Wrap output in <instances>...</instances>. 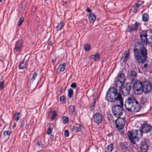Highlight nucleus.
Returning <instances> with one entry per match:
<instances>
[{"mask_svg": "<svg viewBox=\"0 0 152 152\" xmlns=\"http://www.w3.org/2000/svg\"><path fill=\"white\" fill-rule=\"evenodd\" d=\"M105 98L109 102H113L116 101L120 102V105H114L112 107V110L115 117H118L122 115L124 112L122 108L123 99L121 94L118 92L117 89L115 87H112L109 89L106 94Z\"/></svg>", "mask_w": 152, "mask_h": 152, "instance_id": "nucleus-1", "label": "nucleus"}, {"mask_svg": "<svg viewBox=\"0 0 152 152\" xmlns=\"http://www.w3.org/2000/svg\"><path fill=\"white\" fill-rule=\"evenodd\" d=\"M140 34V40L142 42H137L134 45L133 51L135 60L138 64H144L147 58V51L142 42L147 43L148 42L146 33L145 30Z\"/></svg>", "mask_w": 152, "mask_h": 152, "instance_id": "nucleus-2", "label": "nucleus"}, {"mask_svg": "<svg viewBox=\"0 0 152 152\" xmlns=\"http://www.w3.org/2000/svg\"><path fill=\"white\" fill-rule=\"evenodd\" d=\"M124 105L126 110L130 112H138L141 108V105L137 100L132 96L129 97L126 99Z\"/></svg>", "mask_w": 152, "mask_h": 152, "instance_id": "nucleus-3", "label": "nucleus"}, {"mask_svg": "<svg viewBox=\"0 0 152 152\" xmlns=\"http://www.w3.org/2000/svg\"><path fill=\"white\" fill-rule=\"evenodd\" d=\"M143 82L139 80H136L132 86L133 90L135 93L138 95H140L143 92Z\"/></svg>", "mask_w": 152, "mask_h": 152, "instance_id": "nucleus-4", "label": "nucleus"}, {"mask_svg": "<svg viewBox=\"0 0 152 152\" xmlns=\"http://www.w3.org/2000/svg\"><path fill=\"white\" fill-rule=\"evenodd\" d=\"M117 119L115 121L116 128L118 131L121 134H123L124 132L122 131L125 124V118H121V117H116Z\"/></svg>", "mask_w": 152, "mask_h": 152, "instance_id": "nucleus-5", "label": "nucleus"}, {"mask_svg": "<svg viewBox=\"0 0 152 152\" xmlns=\"http://www.w3.org/2000/svg\"><path fill=\"white\" fill-rule=\"evenodd\" d=\"M126 80L125 75L122 72H119L118 74L115 79V82L116 87H115L117 89L118 86L123 85Z\"/></svg>", "mask_w": 152, "mask_h": 152, "instance_id": "nucleus-6", "label": "nucleus"}, {"mask_svg": "<svg viewBox=\"0 0 152 152\" xmlns=\"http://www.w3.org/2000/svg\"><path fill=\"white\" fill-rule=\"evenodd\" d=\"M118 86V90L124 96H126L129 94L132 88V85L130 83H127L124 85Z\"/></svg>", "mask_w": 152, "mask_h": 152, "instance_id": "nucleus-7", "label": "nucleus"}, {"mask_svg": "<svg viewBox=\"0 0 152 152\" xmlns=\"http://www.w3.org/2000/svg\"><path fill=\"white\" fill-rule=\"evenodd\" d=\"M143 91L145 93H149L152 89V81L149 80H145L143 81Z\"/></svg>", "mask_w": 152, "mask_h": 152, "instance_id": "nucleus-8", "label": "nucleus"}, {"mask_svg": "<svg viewBox=\"0 0 152 152\" xmlns=\"http://www.w3.org/2000/svg\"><path fill=\"white\" fill-rule=\"evenodd\" d=\"M93 118L94 122L98 125L102 123L103 119L102 115L99 112L95 113L93 116Z\"/></svg>", "mask_w": 152, "mask_h": 152, "instance_id": "nucleus-9", "label": "nucleus"}, {"mask_svg": "<svg viewBox=\"0 0 152 152\" xmlns=\"http://www.w3.org/2000/svg\"><path fill=\"white\" fill-rule=\"evenodd\" d=\"M140 129L143 133H150L152 127L150 124L145 123L141 125Z\"/></svg>", "mask_w": 152, "mask_h": 152, "instance_id": "nucleus-10", "label": "nucleus"}, {"mask_svg": "<svg viewBox=\"0 0 152 152\" xmlns=\"http://www.w3.org/2000/svg\"><path fill=\"white\" fill-rule=\"evenodd\" d=\"M147 141L146 139H144L141 141L140 148L142 152H147L148 146L147 143Z\"/></svg>", "mask_w": 152, "mask_h": 152, "instance_id": "nucleus-11", "label": "nucleus"}, {"mask_svg": "<svg viewBox=\"0 0 152 152\" xmlns=\"http://www.w3.org/2000/svg\"><path fill=\"white\" fill-rule=\"evenodd\" d=\"M137 73L134 70H132L130 71L128 75V79L132 83L133 82L135 81L137 77Z\"/></svg>", "mask_w": 152, "mask_h": 152, "instance_id": "nucleus-12", "label": "nucleus"}, {"mask_svg": "<svg viewBox=\"0 0 152 152\" xmlns=\"http://www.w3.org/2000/svg\"><path fill=\"white\" fill-rule=\"evenodd\" d=\"M23 43V41L21 40L17 41L15 43L14 50L17 52L20 51L21 49Z\"/></svg>", "mask_w": 152, "mask_h": 152, "instance_id": "nucleus-13", "label": "nucleus"}, {"mask_svg": "<svg viewBox=\"0 0 152 152\" xmlns=\"http://www.w3.org/2000/svg\"><path fill=\"white\" fill-rule=\"evenodd\" d=\"M133 25L134 26L132 27H131L129 25H128L127 31L129 32H131L137 30L139 26V23L136 22Z\"/></svg>", "mask_w": 152, "mask_h": 152, "instance_id": "nucleus-14", "label": "nucleus"}, {"mask_svg": "<svg viewBox=\"0 0 152 152\" xmlns=\"http://www.w3.org/2000/svg\"><path fill=\"white\" fill-rule=\"evenodd\" d=\"M143 133L140 129L139 130H135L134 132V137L135 139H138L141 138L142 136V134Z\"/></svg>", "mask_w": 152, "mask_h": 152, "instance_id": "nucleus-15", "label": "nucleus"}, {"mask_svg": "<svg viewBox=\"0 0 152 152\" xmlns=\"http://www.w3.org/2000/svg\"><path fill=\"white\" fill-rule=\"evenodd\" d=\"M29 125L27 123V121L25 118H23L20 120L19 122V127L21 128H23L24 127L28 128Z\"/></svg>", "mask_w": 152, "mask_h": 152, "instance_id": "nucleus-16", "label": "nucleus"}, {"mask_svg": "<svg viewBox=\"0 0 152 152\" xmlns=\"http://www.w3.org/2000/svg\"><path fill=\"white\" fill-rule=\"evenodd\" d=\"M127 134L130 142L133 144H135L136 143L135 141L134 140L135 138H134V132L132 133V131L131 132L128 131L127 132Z\"/></svg>", "mask_w": 152, "mask_h": 152, "instance_id": "nucleus-17", "label": "nucleus"}, {"mask_svg": "<svg viewBox=\"0 0 152 152\" xmlns=\"http://www.w3.org/2000/svg\"><path fill=\"white\" fill-rule=\"evenodd\" d=\"M78 127H77L75 126H70V130L73 132H77L80 131L81 130V125L80 124H78Z\"/></svg>", "mask_w": 152, "mask_h": 152, "instance_id": "nucleus-18", "label": "nucleus"}, {"mask_svg": "<svg viewBox=\"0 0 152 152\" xmlns=\"http://www.w3.org/2000/svg\"><path fill=\"white\" fill-rule=\"evenodd\" d=\"M120 148L124 150H128L127 148V144L126 142H120L119 143Z\"/></svg>", "mask_w": 152, "mask_h": 152, "instance_id": "nucleus-19", "label": "nucleus"}, {"mask_svg": "<svg viewBox=\"0 0 152 152\" xmlns=\"http://www.w3.org/2000/svg\"><path fill=\"white\" fill-rule=\"evenodd\" d=\"M88 18L91 23H93L96 19V16L94 13H91L89 14Z\"/></svg>", "mask_w": 152, "mask_h": 152, "instance_id": "nucleus-20", "label": "nucleus"}, {"mask_svg": "<svg viewBox=\"0 0 152 152\" xmlns=\"http://www.w3.org/2000/svg\"><path fill=\"white\" fill-rule=\"evenodd\" d=\"M66 66V64L65 63L60 64L57 69V72H61L64 71L65 69Z\"/></svg>", "mask_w": 152, "mask_h": 152, "instance_id": "nucleus-21", "label": "nucleus"}, {"mask_svg": "<svg viewBox=\"0 0 152 152\" xmlns=\"http://www.w3.org/2000/svg\"><path fill=\"white\" fill-rule=\"evenodd\" d=\"M113 149V145L112 143H110L107 146V147L105 148V152H111Z\"/></svg>", "mask_w": 152, "mask_h": 152, "instance_id": "nucleus-22", "label": "nucleus"}, {"mask_svg": "<svg viewBox=\"0 0 152 152\" xmlns=\"http://www.w3.org/2000/svg\"><path fill=\"white\" fill-rule=\"evenodd\" d=\"M90 57L91 59H94L95 61H98L99 59V54L98 53H97L94 55H91Z\"/></svg>", "mask_w": 152, "mask_h": 152, "instance_id": "nucleus-23", "label": "nucleus"}, {"mask_svg": "<svg viewBox=\"0 0 152 152\" xmlns=\"http://www.w3.org/2000/svg\"><path fill=\"white\" fill-rule=\"evenodd\" d=\"M49 113L51 116V119L52 120H54L57 115V113L56 111H50L49 112Z\"/></svg>", "mask_w": 152, "mask_h": 152, "instance_id": "nucleus-24", "label": "nucleus"}, {"mask_svg": "<svg viewBox=\"0 0 152 152\" xmlns=\"http://www.w3.org/2000/svg\"><path fill=\"white\" fill-rule=\"evenodd\" d=\"M149 16L148 13H144L142 15V20L144 22H147L149 19Z\"/></svg>", "mask_w": 152, "mask_h": 152, "instance_id": "nucleus-25", "label": "nucleus"}, {"mask_svg": "<svg viewBox=\"0 0 152 152\" xmlns=\"http://www.w3.org/2000/svg\"><path fill=\"white\" fill-rule=\"evenodd\" d=\"M26 66V62H24V61H22L19 64V68L20 69H24Z\"/></svg>", "mask_w": 152, "mask_h": 152, "instance_id": "nucleus-26", "label": "nucleus"}, {"mask_svg": "<svg viewBox=\"0 0 152 152\" xmlns=\"http://www.w3.org/2000/svg\"><path fill=\"white\" fill-rule=\"evenodd\" d=\"M75 106L73 105H70L69 107V112H70V114L72 115L75 112Z\"/></svg>", "mask_w": 152, "mask_h": 152, "instance_id": "nucleus-27", "label": "nucleus"}, {"mask_svg": "<svg viewBox=\"0 0 152 152\" xmlns=\"http://www.w3.org/2000/svg\"><path fill=\"white\" fill-rule=\"evenodd\" d=\"M20 114V113L18 112H16L14 115L13 119L16 121H18L20 117L19 115Z\"/></svg>", "mask_w": 152, "mask_h": 152, "instance_id": "nucleus-28", "label": "nucleus"}, {"mask_svg": "<svg viewBox=\"0 0 152 152\" xmlns=\"http://www.w3.org/2000/svg\"><path fill=\"white\" fill-rule=\"evenodd\" d=\"M63 27V22L61 21L58 25L56 27V28L57 29V30L58 31V30H61Z\"/></svg>", "mask_w": 152, "mask_h": 152, "instance_id": "nucleus-29", "label": "nucleus"}, {"mask_svg": "<svg viewBox=\"0 0 152 152\" xmlns=\"http://www.w3.org/2000/svg\"><path fill=\"white\" fill-rule=\"evenodd\" d=\"M84 48L86 51H88L91 50V47L90 44H86L84 45Z\"/></svg>", "mask_w": 152, "mask_h": 152, "instance_id": "nucleus-30", "label": "nucleus"}, {"mask_svg": "<svg viewBox=\"0 0 152 152\" xmlns=\"http://www.w3.org/2000/svg\"><path fill=\"white\" fill-rule=\"evenodd\" d=\"M73 94V91L72 88H69L68 89V96L69 98H71Z\"/></svg>", "mask_w": 152, "mask_h": 152, "instance_id": "nucleus-31", "label": "nucleus"}, {"mask_svg": "<svg viewBox=\"0 0 152 152\" xmlns=\"http://www.w3.org/2000/svg\"><path fill=\"white\" fill-rule=\"evenodd\" d=\"M37 72H35L32 74V76L31 78L30 79V80L31 82H33L35 80L36 78L37 77Z\"/></svg>", "mask_w": 152, "mask_h": 152, "instance_id": "nucleus-32", "label": "nucleus"}, {"mask_svg": "<svg viewBox=\"0 0 152 152\" xmlns=\"http://www.w3.org/2000/svg\"><path fill=\"white\" fill-rule=\"evenodd\" d=\"M63 123L64 124H66L68 123L69 121V118L68 117L63 116L62 118Z\"/></svg>", "mask_w": 152, "mask_h": 152, "instance_id": "nucleus-33", "label": "nucleus"}, {"mask_svg": "<svg viewBox=\"0 0 152 152\" xmlns=\"http://www.w3.org/2000/svg\"><path fill=\"white\" fill-rule=\"evenodd\" d=\"M107 118L108 121H114L113 115L110 113L108 114Z\"/></svg>", "mask_w": 152, "mask_h": 152, "instance_id": "nucleus-34", "label": "nucleus"}, {"mask_svg": "<svg viewBox=\"0 0 152 152\" xmlns=\"http://www.w3.org/2000/svg\"><path fill=\"white\" fill-rule=\"evenodd\" d=\"M24 21V18L23 17H20L19 19V21L18 22V25L19 26H20L22 24V23Z\"/></svg>", "mask_w": 152, "mask_h": 152, "instance_id": "nucleus-35", "label": "nucleus"}, {"mask_svg": "<svg viewBox=\"0 0 152 152\" xmlns=\"http://www.w3.org/2000/svg\"><path fill=\"white\" fill-rule=\"evenodd\" d=\"M139 6H138L137 4L134 5L133 10V11L134 13L137 12Z\"/></svg>", "mask_w": 152, "mask_h": 152, "instance_id": "nucleus-36", "label": "nucleus"}, {"mask_svg": "<svg viewBox=\"0 0 152 152\" xmlns=\"http://www.w3.org/2000/svg\"><path fill=\"white\" fill-rule=\"evenodd\" d=\"M145 32H146V35H147V36H152V30L151 29H150L148 30L145 31Z\"/></svg>", "mask_w": 152, "mask_h": 152, "instance_id": "nucleus-37", "label": "nucleus"}, {"mask_svg": "<svg viewBox=\"0 0 152 152\" xmlns=\"http://www.w3.org/2000/svg\"><path fill=\"white\" fill-rule=\"evenodd\" d=\"M129 58V57L124 56V57H122V58L121 59V61H122L123 63H125L128 60Z\"/></svg>", "mask_w": 152, "mask_h": 152, "instance_id": "nucleus-38", "label": "nucleus"}, {"mask_svg": "<svg viewBox=\"0 0 152 152\" xmlns=\"http://www.w3.org/2000/svg\"><path fill=\"white\" fill-rule=\"evenodd\" d=\"M60 100L62 103L65 104L66 102V101L65 98L64 96L63 95L60 96Z\"/></svg>", "mask_w": 152, "mask_h": 152, "instance_id": "nucleus-39", "label": "nucleus"}, {"mask_svg": "<svg viewBox=\"0 0 152 152\" xmlns=\"http://www.w3.org/2000/svg\"><path fill=\"white\" fill-rule=\"evenodd\" d=\"M11 133V132L10 131L6 130L4 132L3 134L4 136L5 137L7 136H9L10 135Z\"/></svg>", "mask_w": 152, "mask_h": 152, "instance_id": "nucleus-40", "label": "nucleus"}, {"mask_svg": "<svg viewBox=\"0 0 152 152\" xmlns=\"http://www.w3.org/2000/svg\"><path fill=\"white\" fill-rule=\"evenodd\" d=\"M37 144L39 147H40L41 148H43L44 147V145L41 142H37Z\"/></svg>", "mask_w": 152, "mask_h": 152, "instance_id": "nucleus-41", "label": "nucleus"}, {"mask_svg": "<svg viewBox=\"0 0 152 152\" xmlns=\"http://www.w3.org/2000/svg\"><path fill=\"white\" fill-rule=\"evenodd\" d=\"M52 129L51 128L50 126H49L47 129V134L48 135H50L52 133Z\"/></svg>", "mask_w": 152, "mask_h": 152, "instance_id": "nucleus-42", "label": "nucleus"}, {"mask_svg": "<svg viewBox=\"0 0 152 152\" xmlns=\"http://www.w3.org/2000/svg\"><path fill=\"white\" fill-rule=\"evenodd\" d=\"M107 138H108V139L109 140H111V139H113V134L112 133L110 134H109L107 135Z\"/></svg>", "mask_w": 152, "mask_h": 152, "instance_id": "nucleus-43", "label": "nucleus"}, {"mask_svg": "<svg viewBox=\"0 0 152 152\" xmlns=\"http://www.w3.org/2000/svg\"><path fill=\"white\" fill-rule=\"evenodd\" d=\"M4 81H2L1 82L0 81V91L3 89L4 87Z\"/></svg>", "mask_w": 152, "mask_h": 152, "instance_id": "nucleus-44", "label": "nucleus"}, {"mask_svg": "<svg viewBox=\"0 0 152 152\" xmlns=\"http://www.w3.org/2000/svg\"><path fill=\"white\" fill-rule=\"evenodd\" d=\"M64 135L65 136L68 137L69 136V132L68 130H66L64 131Z\"/></svg>", "mask_w": 152, "mask_h": 152, "instance_id": "nucleus-45", "label": "nucleus"}, {"mask_svg": "<svg viewBox=\"0 0 152 152\" xmlns=\"http://www.w3.org/2000/svg\"><path fill=\"white\" fill-rule=\"evenodd\" d=\"M124 56H126L127 57H129V50L128 51H125L124 53Z\"/></svg>", "mask_w": 152, "mask_h": 152, "instance_id": "nucleus-46", "label": "nucleus"}, {"mask_svg": "<svg viewBox=\"0 0 152 152\" xmlns=\"http://www.w3.org/2000/svg\"><path fill=\"white\" fill-rule=\"evenodd\" d=\"M144 3V2L142 1H138V2L137 3V4L138 6L142 5Z\"/></svg>", "mask_w": 152, "mask_h": 152, "instance_id": "nucleus-47", "label": "nucleus"}, {"mask_svg": "<svg viewBox=\"0 0 152 152\" xmlns=\"http://www.w3.org/2000/svg\"><path fill=\"white\" fill-rule=\"evenodd\" d=\"M76 83H72L71 84L70 86L72 88H75L76 87Z\"/></svg>", "mask_w": 152, "mask_h": 152, "instance_id": "nucleus-48", "label": "nucleus"}, {"mask_svg": "<svg viewBox=\"0 0 152 152\" xmlns=\"http://www.w3.org/2000/svg\"><path fill=\"white\" fill-rule=\"evenodd\" d=\"M96 98H95L94 99V101L91 104V105L94 106V107H95V104L96 103Z\"/></svg>", "mask_w": 152, "mask_h": 152, "instance_id": "nucleus-49", "label": "nucleus"}, {"mask_svg": "<svg viewBox=\"0 0 152 152\" xmlns=\"http://www.w3.org/2000/svg\"><path fill=\"white\" fill-rule=\"evenodd\" d=\"M150 68V66L148 65H147V64H145L144 65L143 68H145L147 69V68Z\"/></svg>", "mask_w": 152, "mask_h": 152, "instance_id": "nucleus-50", "label": "nucleus"}, {"mask_svg": "<svg viewBox=\"0 0 152 152\" xmlns=\"http://www.w3.org/2000/svg\"><path fill=\"white\" fill-rule=\"evenodd\" d=\"M94 109V107L91 105V106L89 107V109L90 111H93Z\"/></svg>", "mask_w": 152, "mask_h": 152, "instance_id": "nucleus-51", "label": "nucleus"}, {"mask_svg": "<svg viewBox=\"0 0 152 152\" xmlns=\"http://www.w3.org/2000/svg\"><path fill=\"white\" fill-rule=\"evenodd\" d=\"M50 140L51 141H53L54 140V136L53 134H51L50 136Z\"/></svg>", "mask_w": 152, "mask_h": 152, "instance_id": "nucleus-52", "label": "nucleus"}, {"mask_svg": "<svg viewBox=\"0 0 152 152\" xmlns=\"http://www.w3.org/2000/svg\"><path fill=\"white\" fill-rule=\"evenodd\" d=\"M54 41H50L49 42V44L50 46H52L54 44Z\"/></svg>", "mask_w": 152, "mask_h": 152, "instance_id": "nucleus-53", "label": "nucleus"}, {"mask_svg": "<svg viewBox=\"0 0 152 152\" xmlns=\"http://www.w3.org/2000/svg\"><path fill=\"white\" fill-rule=\"evenodd\" d=\"M86 11L87 12H90V13H91V10L90 9H89V8H87L86 10Z\"/></svg>", "mask_w": 152, "mask_h": 152, "instance_id": "nucleus-54", "label": "nucleus"}, {"mask_svg": "<svg viewBox=\"0 0 152 152\" xmlns=\"http://www.w3.org/2000/svg\"><path fill=\"white\" fill-rule=\"evenodd\" d=\"M62 87H61L58 91V92H61L62 91Z\"/></svg>", "mask_w": 152, "mask_h": 152, "instance_id": "nucleus-55", "label": "nucleus"}, {"mask_svg": "<svg viewBox=\"0 0 152 152\" xmlns=\"http://www.w3.org/2000/svg\"><path fill=\"white\" fill-rule=\"evenodd\" d=\"M51 61L53 64H54L56 62V60L53 59Z\"/></svg>", "mask_w": 152, "mask_h": 152, "instance_id": "nucleus-56", "label": "nucleus"}, {"mask_svg": "<svg viewBox=\"0 0 152 152\" xmlns=\"http://www.w3.org/2000/svg\"><path fill=\"white\" fill-rule=\"evenodd\" d=\"M149 45L152 48V42L150 43Z\"/></svg>", "mask_w": 152, "mask_h": 152, "instance_id": "nucleus-57", "label": "nucleus"}, {"mask_svg": "<svg viewBox=\"0 0 152 152\" xmlns=\"http://www.w3.org/2000/svg\"><path fill=\"white\" fill-rule=\"evenodd\" d=\"M79 89H80V88H77V89L76 91H79Z\"/></svg>", "mask_w": 152, "mask_h": 152, "instance_id": "nucleus-58", "label": "nucleus"}, {"mask_svg": "<svg viewBox=\"0 0 152 152\" xmlns=\"http://www.w3.org/2000/svg\"><path fill=\"white\" fill-rule=\"evenodd\" d=\"M15 126H16V124H14L13 125V128L15 127Z\"/></svg>", "mask_w": 152, "mask_h": 152, "instance_id": "nucleus-59", "label": "nucleus"}, {"mask_svg": "<svg viewBox=\"0 0 152 152\" xmlns=\"http://www.w3.org/2000/svg\"><path fill=\"white\" fill-rule=\"evenodd\" d=\"M67 3V2H66V1H65V2H64V3H65V4H66Z\"/></svg>", "mask_w": 152, "mask_h": 152, "instance_id": "nucleus-60", "label": "nucleus"}, {"mask_svg": "<svg viewBox=\"0 0 152 152\" xmlns=\"http://www.w3.org/2000/svg\"><path fill=\"white\" fill-rule=\"evenodd\" d=\"M2 0H0V3L2 2Z\"/></svg>", "mask_w": 152, "mask_h": 152, "instance_id": "nucleus-61", "label": "nucleus"}, {"mask_svg": "<svg viewBox=\"0 0 152 152\" xmlns=\"http://www.w3.org/2000/svg\"><path fill=\"white\" fill-rule=\"evenodd\" d=\"M2 79H3V77H2L1 78V80H2Z\"/></svg>", "mask_w": 152, "mask_h": 152, "instance_id": "nucleus-62", "label": "nucleus"}]
</instances>
